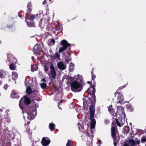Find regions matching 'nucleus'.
<instances>
[{
  "label": "nucleus",
  "mask_w": 146,
  "mask_h": 146,
  "mask_svg": "<svg viewBox=\"0 0 146 146\" xmlns=\"http://www.w3.org/2000/svg\"><path fill=\"white\" fill-rule=\"evenodd\" d=\"M31 103L30 100L29 98L25 97L22 98L19 101V106L23 110L26 111L23 113V117H25L27 116L28 118L31 120L35 118L37 114L36 108L38 107L37 103H35L33 107L27 106Z\"/></svg>",
  "instance_id": "f257e3e1"
},
{
  "label": "nucleus",
  "mask_w": 146,
  "mask_h": 146,
  "mask_svg": "<svg viewBox=\"0 0 146 146\" xmlns=\"http://www.w3.org/2000/svg\"><path fill=\"white\" fill-rule=\"evenodd\" d=\"M83 78L78 74L70 78V84L72 90L74 92H80L83 88Z\"/></svg>",
  "instance_id": "f03ea898"
},
{
  "label": "nucleus",
  "mask_w": 146,
  "mask_h": 146,
  "mask_svg": "<svg viewBox=\"0 0 146 146\" xmlns=\"http://www.w3.org/2000/svg\"><path fill=\"white\" fill-rule=\"evenodd\" d=\"M83 105L84 106L87 107L90 105L89 110H90V120L91 121V127L92 128H94L95 126L96 121L95 119H94L95 110L94 108V104H95V101L94 103L93 102V100H91L90 98L88 99V100L85 101V99L83 98Z\"/></svg>",
  "instance_id": "7ed1b4c3"
},
{
  "label": "nucleus",
  "mask_w": 146,
  "mask_h": 146,
  "mask_svg": "<svg viewBox=\"0 0 146 146\" xmlns=\"http://www.w3.org/2000/svg\"><path fill=\"white\" fill-rule=\"evenodd\" d=\"M50 68V72L49 71V67L46 66H45L44 70L45 72L48 74L49 77H51L53 79H55L56 78V72L53 64H51Z\"/></svg>",
  "instance_id": "20e7f679"
},
{
  "label": "nucleus",
  "mask_w": 146,
  "mask_h": 146,
  "mask_svg": "<svg viewBox=\"0 0 146 146\" xmlns=\"http://www.w3.org/2000/svg\"><path fill=\"white\" fill-rule=\"evenodd\" d=\"M95 91V87L93 85L91 86L87 90L88 93L92 95V99H91V100H93V103H94V100H95L96 97L94 94Z\"/></svg>",
  "instance_id": "39448f33"
},
{
  "label": "nucleus",
  "mask_w": 146,
  "mask_h": 146,
  "mask_svg": "<svg viewBox=\"0 0 146 146\" xmlns=\"http://www.w3.org/2000/svg\"><path fill=\"white\" fill-rule=\"evenodd\" d=\"M60 44L63 46V47H61L59 50V52H61L64 51L67 48H68L70 45V44L66 40L64 39L61 41L60 42Z\"/></svg>",
  "instance_id": "423d86ee"
},
{
  "label": "nucleus",
  "mask_w": 146,
  "mask_h": 146,
  "mask_svg": "<svg viewBox=\"0 0 146 146\" xmlns=\"http://www.w3.org/2000/svg\"><path fill=\"white\" fill-rule=\"evenodd\" d=\"M120 117L119 118V116H118L117 117L119 118V120L118 119L116 118L115 120L117 125L119 127L122 126L123 125L125 122V115L123 117L121 115L120 116Z\"/></svg>",
  "instance_id": "0eeeda50"
},
{
  "label": "nucleus",
  "mask_w": 146,
  "mask_h": 146,
  "mask_svg": "<svg viewBox=\"0 0 146 146\" xmlns=\"http://www.w3.org/2000/svg\"><path fill=\"white\" fill-rule=\"evenodd\" d=\"M112 136L113 140V144L114 146H116L117 137L116 136V132L115 127H113L111 128Z\"/></svg>",
  "instance_id": "6e6552de"
},
{
  "label": "nucleus",
  "mask_w": 146,
  "mask_h": 146,
  "mask_svg": "<svg viewBox=\"0 0 146 146\" xmlns=\"http://www.w3.org/2000/svg\"><path fill=\"white\" fill-rule=\"evenodd\" d=\"M117 112L116 114V116L117 117L121 115L122 116H124L125 114L124 112V110L123 108L121 106H118L117 108Z\"/></svg>",
  "instance_id": "1a4fd4ad"
},
{
  "label": "nucleus",
  "mask_w": 146,
  "mask_h": 146,
  "mask_svg": "<svg viewBox=\"0 0 146 146\" xmlns=\"http://www.w3.org/2000/svg\"><path fill=\"white\" fill-rule=\"evenodd\" d=\"M41 50V48L40 45L37 44L34 47L33 51L35 54L38 55L40 54Z\"/></svg>",
  "instance_id": "9d476101"
},
{
  "label": "nucleus",
  "mask_w": 146,
  "mask_h": 146,
  "mask_svg": "<svg viewBox=\"0 0 146 146\" xmlns=\"http://www.w3.org/2000/svg\"><path fill=\"white\" fill-rule=\"evenodd\" d=\"M140 141L139 140L137 139L135 141L133 139H129L128 143L130 146H136V144H139Z\"/></svg>",
  "instance_id": "9b49d317"
},
{
  "label": "nucleus",
  "mask_w": 146,
  "mask_h": 146,
  "mask_svg": "<svg viewBox=\"0 0 146 146\" xmlns=\"http://www.w3.org/2000/svg\"><path fill=\"white\" fill-rule=\"evenodd\" d=\"M118 94L117 96V100L118 102L117 103H120L121 102L123 101L124 100V97L122 93L119 92H118V90H117V92L115 93V96H116V94Z\"/></svg>",
  "instance_id": "f8f14e48"
},
{
  "label": "nucleus",
  "mask_w": 146,
  "mask_h": 146,
  "mask_svg": "<svg viewBox=\"0 0 146 146\" xmlns=\"http://www.w3.org/2000/svg\"><path fill=\"white\" fill-rule=\"evenodd\" d=\"M50 143V140L49 138L46 137H44L42 138L41 141V143L43 145L47 146Z\"/></svg>",
  "instance_id": "ddd939ff"
},
{
  "label": "nucleus",
  "mask_w": 146,
  "mask_h": 146,
  "mask_svg": "<svg viewBox=\"0 0 146 146\" xmlns=\"http://www.w3.org/2000/svg\"><path fill=\"white\" fill-rule=\"evenodd\" d=\"M29 77H27L25 80V86L27 87L26 92L28 94H30L32 92V90L29 87V84H27V79Z\"/></svg>",
  "instance_id": "4468645a"
},
{
  "label": "nucleus",
  "mask_w": 146,
  "mask_h": 146,
  "mask_svg": "<svg viewBox=\"0 0 146 146\" xmlns=\"http://www.w3.org/2000/svg\"><path fill=\"white\" fill-rule=\"evenodd\" d=\"M57 66L59 69L62 70L65 69L66 67V65L64 62H62L58 63Z\"/></svg>",
  "instance_id": "2eb2a0df"
},
{
  "label": "nucleus",
  "mask_w": 146,
  "mask_h": 146,
  "mask_svg": "<svg viewBox=\"0 0 146 146\" xmlns=\"http://www.w3.org/2000/svg\"><path fill=\"white\" fill-rule=\"evenodd\" d=\"M11 97L13 98H19V96L17 93L15 92L12 93L11 94Z\"/></svg>",
  "instance_id": "dca6fc26"
},
{
  "label": "nucleus",
  "mask_w": 146,
  "mask_h": 146,
  "mask_svg": "<svg viewBox=\"0 0 146 146\" xmlns=\"http://www.w3.org/2000/svg\"><path fill=\"white\" fill-rule=\"evenodd\" d=\"M55 29L58 31H62V25L58 24L55 27Z\"/></svg>",
  "instance_id": "f3484780"
},
{
  "label": "nucleus",
  "mask_w": 146,
  "mask_h": 146,
  "mask_svg": "<svg viewBox=\"0 0 146 146\" xmlns=\"http://www.w3.org/2000/svg\"><path fill=\"white\" fill-rule=\"evenodd\" d=\"M18 77V75L15 72H13L12 73V78L14 80H15Z\"/></svg>",
  "instance_id": "a211bd4d"
},
{
  "label": "nucleus",
  "mask_w": 146,
  "mask_h": 146,
  "mask_svg": "<svg viewBox=\"0 0 146 146\" xmlns=\"http://www.w3.org/2000/svg\"><path fill=\"white\" fill-rule=\"evenodd\" d=\"M38 67L37 65L36 64H35L31 66V69L32 71L34 72L37 70Z\"/></svg>",
  "instance_id": "6ab92c4d"
},
{
  "label": "nucleus",
  "mask_w": 146,
  "mask_h": 146,
  "mask_svg": "<svg viewBox=\"0 0 146 146\" xmlns=\"http://www.w3.org/2000/svg\"><path fill=\"white\" fill-rule=\"evenodd\" d=\"M55 125L53 123H50L49 125V127L52 131H53L54 129Z\"/></svg>",
  "instance_id": "aec40b11"
},
{
  "label": "nucleus",
  "mask_w": 146,
  "mask_h": 146,
  "mask_svg": "<svg viewBox=\"0 0 146 146\" xmlns=\"http://www.w3.org/2000/svg\"><path fill=\"white\" fill-rule=\"evenodd\" d=\"M6 75L5 72L4 70L0 71V77L3 78Z\"/></svg>",
  "instance_id": "412c9836"
},
{
  "label": "nucleus",
  "mask_w": 146,
  "mask_h": 146,
  "mask_svg": "<svg viewBox=\"0 0 146 146\" xmlns=\"http://www.w3.org/2000/svg\"><path fill=\"white\" fill-rule=\"evenodd\" d=\"M35 18V16L34 15L30 14L28 17V19L30 20H33Z\"/></svg>",
  "instance_id": "4be33fe9"
},
{
  "label": "nucleus",
  "mask_w": 146,
  "mask_h": 146,
  "mask_svg": "<svg viewBox=\"0 0 146 146\" xmlns=\"http://www.w3.org/2000/svg\"><path fill=\"white\" fill-rule=\"evenodd\" d=\"M9 68L11 70H15L16 69V66L14 64L11 63L10 64Z\"/></svg>",
  "instance_id": "5701e85b"
},
{
  "label": "nucleus",
  "mask_w": 146,
  "mask_h": 146,
  "mask_svg": "<svg viewBox=\"0 0 146 146\" xmlns=\"http://www.w3.org/2000/svg\"><path fill=\"white\" fill-rule=\"evenodd\" d=\"M123 130L125 133H127L129 131V127L128 126H125L124 127Z\"/></svg>",
  "instance_id": "b1692460"
},
{
  "label": "nucleus",
  "mask_w": 146,
  "mask_h": 146,
  "mask_svg": "<svg viewBox=\"0 0 146 146\" xmlns=\"http://www.w3.org/2000/svg\"><path fill=\"white\" fill-rule=\"evenodd\" d=\"M74 66V64L72 62H71L69 66V71L72 72L73 71Z\"/></svg>",
  "instance_id": "393cba45"
},
{
  "label": "nucleus",
  "mask_w": 146,
  "mask_h": 146,
  "mask_svg": "<svg viewBox=\"0 0 146 146\" xmlns=\"http://www.w3.org/2000/svg\"><path fill=\"white\" fill-rule=\"evenodd\" d=\"M25 21L26 22L27 24V25L29 27H34V23L33 22H30L29 23L27 22L26 20H25Z\"/></svg>",
  "instance_id": "a878e982"
},
{
  "label": "nucleus",
  "mask_w": 146,
  "mask_h": 146,
  "mask_svg": "<svg viewBox=\"0 0 146 146\" xmlns=\"http://www.w3.org/2000/svg\"><path fill=\"white\" fill-rule=\"evenodd\" d=\"M60 54L58 52H56L54 55V57L56 59L60 60Z\"/></svg>",
  "instance_id": "bb28decb"
},
{
  "label": "nucleus",
  "mask_w": 146,
  "mask_h": 146,
  "mask_svg": "<svg viewBox=\"0 0 146 146\" xmlns=\"http://www.w3.org/2000/svg\"><path fill=\"white\" fill-rule=\"evenodd\" d=\"M46 29L47 30L50 31L51 29V25L50 24H48L46 26Z\"/></svg>",
  "instance_id": "cd10ccee"
},
{
  "label": "nucleus",
  "mask_w": 146,
  "mask_h": 146,
  "mask_svg": "<svg viewBox=\"0 0 146 146\" xmlns=\"http://www.w3.org/2000/svg\"><path fill=\"white\" fill-rule=\"evenodd\" d=\"M66 146H72V143L71 141L68 140L66 145Z\"/></svg>",
  "instance_id": "c85d7f7f"
},
{
  "label": "nucleus",
  "mask_w": 146,
  "mask_h": 146,
  "mask_svg": "<svg viewBox=\"0 0 146 146\" xmlns=\"http://www.w3.org/2000/svg\"><path fill=\"white\" fill-rule=\"evenodd\" d=\"M40 86L42 89L46 88V84L45 83H42L40 84Z\"/></svg>",
  "instance_id": "c756f323"
},
{
  "label": "nucleus",
  "mask_w": 146,
  "mask_h": 146,
  "mask_svg": "<svg viewBox=\"0 0 146 146\" xmlns=\"http://www.w3.org/2000/svg\"><path fill=\"white\" fill-rule=\"evenodd\" d=\"M108 110L110 112H113V110L112 109V105H111L109 107H108Z\"/></svg>",
  "instance_id": "7c9ffc66"
},
{
  "label": "nucleus",
  "mask_w": 146,
  "mask_h": 146,
  "mask_svg": "<svg viewBox=\"0 0 146 146\" xmlns=\"http://www.w3.org/2000/svg\"><path fill=\"white\" fill-rule=\"evenodd\" d=\"M108 110L110 112H113V110L112 109V105H111L109 107H108Z\"/></svg>",
  "instance_id": "2f4dec72"
},
{
  "label": "nucleus",
  "mask_w": 146,
  "mask_h": 146,
  "mask_svg": "<svg viewBox=\"0 0 146 146\" xmlns=\"http://www.w3.org/2000/svg\"><path fill=\"white\" fill-rule=\"evenodd\" d=\"M42 20L43 19L41 20L39 22V26H40L41 27H42L44 25V24H43L42 23Z\"/></svg>",
  "instance_id": "473e14b6"
},
{
  "label": "nucleus",
  "mask_w": 146,
  "mask_h": 146,
  "mask_svg": "<svg viewBox=\"0 0 146 146\" xmlns=\"http://www.w3.org/2000/svg\"><path fill=\"white\" fill-rule=\"evenodd\" d=\"M141 141L143 143L146 141V137L143 136L141 139Z\"/></svg>",
  "instance_id": "72a5a7b5"
},
{
  "label": "nucleus",
  "mask_w": 146,
  "mask_h": 146,
  "mask_svg": "<svg viewBox=\"0 0 146 146\" xmlns=\"http://www.w3.org/2000/svg\"><path fill=\"white\" fill-rule=\"evenodd\" d=\"M92 79L93 80H94V79L96 78V76L95 75L93 74V72H92Z\"/></svg>",
  "instance_id": "f704fd0d"
},
{
  "label": "nucleus",
  "mask_w": 146,
  "mask_h": 146,
  "mask_svg": "<svg viewBox=\"0 0 146 146\" xmlns=\"http://www.w3.org/2000/svg\"><path fill=\"white\" fill-rule=\"evenodd\" d=\"M7 58H8V60L9 62L10 61L9 59H10V57H13V56L11 54H7Z\"/></svg>",
  "instance_id": "c9c22d12"
},
{
  "label": "nucleus",
  "mask_w": 146,
  "mask_h": 146,
  "mask_svg": "<svg viewBox=\"0 0 146 146\" xmlns=\"http://www.w3.org/2000/svg\"><path fill=\"white\" fill-rule=\"evenodd\" d=\"M127 107L128 109H131V110L132 111L133 110V109L132 108V106L131 105H129L127 106Z\"/></svg>",
  "instance_id": "e433bc0d"
},
{
  "label": "nucleus",
  "mask_w": 146,
  "mask_h": 146,
  "mask_svg": "<svg viewBox=\"0 0 146 146\" xmlns=\"http://www.w3.org/2000/svg\"><path fill=\"white\" fill-rule=\"evenodd\" d=\"M126 86V85H124V86H122L120 87H119L118 88V89L117 90H121L123 88H125Z\"/></svg>",
  "instance_id": "4c0bfd02"
},
{
  "label": "nucleus",
  "mask_w": 146,
  "mask_h": 146,
  "mask_svg": "<svg viewBox=\"0 0 146 146\" xmlns=\"http://www.w3.org/2000/svg\"><path fill=\"white\" fill-rule=\"evenodd\" d=\"M31 7H27V10L28 12H30L31 10Z\"/></svg>",
  "instance_id": "58836bf2"
},
{
  "label": "nucleus",
  "mask_w": 146,
  "mask_h": 146,
  "mask_svg": "<svg viewBox=\"0 0 146 146\" xmlns=\"http://www.w3.org/2000/svg\"><path fill=\"white\" fill-rule=\"evenodd\" d=\"M50 41L51 42L53 43V44H54L55 42V41L54 39H51L50 40Z\"/></svg>",
  "instance_id": "ea45409f"
},
{
  "label": "nucleus",
  "mask_w": 146,
  "mask_h": 146,
  "mask_svg": "<svg viewBox=\"0 0 146 146\" xmlns=\"http://www.w3.org/2000/svg\"><path fill=\"white\" fill-rule=\"evenodd\" d=\"M95 127L92 128L90 126V128L91 129V130H90V132L92 134H93V132H94V130H93V129H94V128Z\"/></svg>",
  "instance_id": "a19ab883"
},
{
  "label": "nucleus",
  "mask_w": 146,
  "mask_h": 146,
  "mask_svg": "<svg viewBox=\"0 0 146 146\" xmlns=\"http://www.w3.org/2000/svg\"><path fill=\"white\" fill-rule=\"evenodd\" d=\"M27 6L28 7H31V6H32L31 4L30 3H29L27 5Z\"/></svg>",
  "instance_id": "79ce46f5"
},
{
  "label": "nucleus",
  "mask_w": 146,
  "mask_h": 146,
  "mask_svg": "<svg viewBox=\"0 0 146 146\" xmlns=\"http://www.w3.org/2000/svg\"><path fill=\"white\" fill-rule=\"evenodd\" d=\"M7 87L8 85L7 84H5L4 86V88L6 90L7 89Z\"/></svg>",
  "instance_id": "37998d69"
},
{
  "label": "nucleus",
  "mask_w": 146,
  "mask_h": 146,
  "mask_svg": "<svg viewBox=\"0 0 146 146\" xmlns=\"http://www.w3.org/2000/svg\"><path fill=\"white\" fill-rule=\"evenodd\" d=\"M34 99L38 101H40V98H36V97H35L34 98Z\"/></svg>",
  "instance_id": "c03bdc74"
},
{
  "label": "nucleus",
  "mask_w": 146,
  "mask_h": 146,
  "mask_svg": "<svg viewBox=\"0 0 146 146\" xmlns=\"http://www.w3.org/2000/svg\"><path fill=\"white\" fill-rule=\"evenodd\" d=\"M33 92L35 94H37L38 93V91L37 90H35Z\"/></svg>",
  "instance_id": "a18cd8bd"
},
{
  "label": "nucleus",
  "mask_w": 146,
  "mask_h": 146,
  "mask_svg": "<svg viewBox=\"0 0 146 146\" xmlns=\"http://www.w3.org/2000/svg\"><path fill=\"white\" fill-rule=\"evenodd\" d=\"M71 60V58H69V59H66L65 60L66 62H68L69 61Z\"/></svg>",
  "instance_id": "49530a36"
},
{
  "label": "nucleus",
  "mask_w": 146,
  "mask_h": 146,
  "mask_svg": "<svg viewBox=\"0 0 146 146\" xmlns=\"http://www.w3.org/2000/svg\"><path fill=\"white\" fill-rule=\"evenodd\" d=\"M27 84H29V86L31 85V83H30V81H28L27 80Z\"/></svg>",
  "instance_id": "de8ad7c7"
},
{
  "label": "nucleus",
  "mask_w": 146,
  "mask_h": 146,
  "mask_svg": "<svg viewBox=\"0 0 146 146\" xmlns=\"http://www.w3.org/2000/svg\"><path fill=\"white\" fill-rule=\"evenodd\" d=\"M98 143L99 144V146H100V145L101 144V140H99L98 141Z\"/></svg>",
  "instance_id": "09e8293b"
},
{
  "label": "nucleus",
  "mask_w": 146,
  "mask_h": 146,
  "mask_svg": "<svg viewBox=\"0 0 146 146\" xmlns=\"http://www.w3.org/2000/svg\"><path fill=\"white\" fill-rule=\"evenodd\" d=\"M123 146H129L127 143H125L123 145Z\"/></svg>",
  "instance_id": "8fccbe9b"
},
{
  "label": "nucleus",
  "mask_w": 146,
  "mask_h": 146,
  "mask_svg": "<svg viewBox=\"0 0 146 146\" xmlns=\"http://www.w3.org/2000/svg\"><path fill=\"white\" fill-rule=\"evenodd\" d=\"M78 127L79 129L80 130V126L81 125L79 123H78Z\"/></svg>",
  "instance_id": "3c124183"
},
{
  "label": "nucleus",
  "mask_w": 146,
  "mask_h": 146,
  "mask_svg": "<svg viewBox=\"0 0 146 146\" xmlns=\"http://www.w3.org/2000/svg\"><path fill=\"white\" fill-rule=\"evenodd\" d=\"M46 3V1H43L42 4L44 5H45Z\"/></svg>",
  "instance_id": "603ef678"
},
{
  "label": "nucleus",
  "mask_w": 146,
  "mask_h": 146,
  "mask_svg": "<svg viewBox=\"0 0 146 146\" xmlns=\"http://www.w3.org/2000/svg\"><path fill=\"white\" fill-rule=\"evenodd\" d=\"M26 131L28 132L29 133L30 129L29 128L27 129Z\"/></svg>",
  "instance_id": "864d4df0"
},
{
  "label": "nucleus",
  "mask_w": 146,
  "mask_h": 146,
  "mask_svg": "<svg viewBox=\"0 0 146 146\" xmlns=\"http://www.w3.org/2000/svg\"><path fill=\"white\" fill-rule=\"evenodd\" d=\"M42 80L43 81L45 82V79H42Z\"/></svg>",
  "instance_id": "5fc2aeb1"
},
{
  "label": "nucleus",
  "mask_w": 146,
  "mask_h": 146,
  "mask_svg": "<svg viewBox=\"0 0 146 146\" xmlns=\"http://www.w3.org/2000/svg\"><path fill=\"white\" fill-rule=\"evenodd\" d=\"M41 14L40 13V14H36V16H37V15H39L40 16V15H41Z\"/></svg>",
  "instance_id": "6e6d98bb"
},
{
  "label": "nucleus",
  "mask_w": 146,
  "mask_h": 146,
  "mask_svg": "<svg viewBox=\"0 0 146 146\" xmlns=\"http://www.w3.org/2000/svg\"><path fill=\"white\" fill-rule=\"evenodd\" d=\"M129 125L130 126H131L132 125V123H129Z\"/></svg>",
  "instance_id": "4d7b16f0"
},
{
  "label": "nucleus",
  "mask_w": 146,
  "mask_h": 146,
  "mask_svg": "<svg viewBox=\"0 0 146 146\" xmlns=\"http://www.w3.org/2000/svg\"><path fill=\"white\" fill-rule=\"evenodd\" d=\"M28 124H30V122H29V121H28Z\"/></svg>",
  "instance_id": "13d9d810"
},
{
  "label": "nucleus",
  "mask_w": 146,
  "mask_h": 146,
  "mask_svg": "<svg viewBox=\"0 0 146 146\" xmlns=\"http://www.w3.org/2000/svg\"><path fill=\"white\" fill-rule=\"evenodd\" d=\"M25 126H26L27 125V124H25Z\"/></svg>",
  "instance_id": "bf43d9fd"
},
{
  "label": "nucleus",
  "mask_w": 146,
  "mask_h": 146,
  "mask_svg": "<svg viewBox=\"0 0 146 146\" xmlns=\"http://www.w3.org/2000/svg\"><path fill=\"white\" fill-rule=\"evenodd\" d=\"M52 1V0H49V1L50 2L51 1Z\"/></svg>",
  "instance_id": "052dcab7"
},
{
  "label": "nucleus",
  "mask_w": 146,
  "mask_h": 146,
  "mask_svg": "<svg viewBox=\"0 0 146 146\" xmlns=\"http://www.w3.org/2000/svg\"><path fill=\"white\" fill-rule=\"evenodd\" d=\"M15 60H16V61H17V60H16V59L15 58Z\"/></svg>",
  "instance_id": "680f3d73"
},
{
  "label": "nucleus",
  "mask_w": 146,
  "mask_h": 146,
  "mask_svg": "<svg viewBox=\"0 0 146 146\" xmlns=\"http://www.w3.org/2000/svg\"><path fill=\"white\" fill-rule=\"evenodd\" d=\"M68 49H69V50H70V48H68Z\"/></svg>",
  "instance_id": "e2e57ef3"
},
{
  "label": "nucleus",
  "mask_w": 146,
  "mask_h": 146,
  "mask_svg": "<svg viewBox=\"0 0 146 146\" xmlns=\"http://www.w3.org/2000/svg\"><path fill=\"white\" fill-rule=\"evenodd\" d=\"M88 82V83H89V82Z\"/></svg>",
  "instance_id": "0e129e2a"
},
{
  "label": "nucleus",
  "mask_w": 146,
  "mask_h": 146,
  "mask_svg": "<svg viewBox=\"0 0 146 146\" xmlns=\"http://www.w3.org/2000/svg\"><path fill=\"white\" fill-rule=\"evenodd\" d=\"M88 82V83H89V82Z\"/></svg>",
  "instance_id": "69168bd1"
}]
</instances>
